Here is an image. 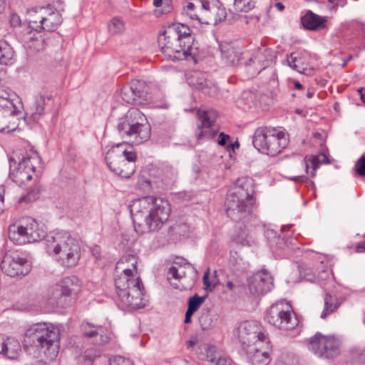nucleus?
<instances>
[{
	"label": "nucleus",
	"mask_w": 365,
	"mask_h": 365,
	"mask_svg": "<svg viewBox=\"0 0 365 365\" xmlns=\"http://www.w3.org/2000/svg\"><path fill=\"white\" fill-rule=\"evenodd\" d=\"M290 180H292V181H294V182H306L307 180V177L304 175H298V176L293 177V178H290Z\"/></svg>",
	"instance_id": "obj_56"
},
{
	"label": "nucleus",
	"mask_w": 365,
	"mask_h": 365,
	"mask_svg": "<svg viewBox=\"0 0 365 365\" xmlns=\"http://www.w3.org/2000/svg\"><path fill=\"white\" fill-rule=\"evenodd\" d=\"M237 243L242 245L252 246L255 244V238L250 232H243L238 235L236 239Z\"/></svg>",
	"instance_id": "obj_43"
},
{
	"label": "nucleus",
	"mask_w": 365,
	"mask_h": 365,
	"mask_svg": "<svg viewBox=\"0 0 365 365\" xmlns=\"http://www.w3.org/2000/svg\"><path fill=\"white\" fill-rule=\"evenodd\" d=\"M302 24L304 28L309 30H317L323 29L326 26L327 20L324 17L308 11L301 19Z\"/></svg>",
	"instance_id": "obj_30"
},
{
	"label": "nucleus",
	"mask_w": 365,
	"mask_h": 365,
	"mask_svg": "<svg viewBox=\"0 0 365 365\" xmlns=\"http://www.w3.org/2000/svg\"><path fill=\"white\" fill-rule=\"evenodd\" d=\"M46 250L61 266L75 267L81 257V247L70 232L61 230L46 239Z\"/></svg>",
	"instance_id": "obj_5"
},
{
	"label": "nucleus",
	"mask_w": 365,
	"mask_h": 365,
	"mask_svg": "<svg viewBox=\"0 0 365 365\" xmlns=\"http://www.w3.org/2000/svg\"><path fill=\"white\" fill-rule=\"evenodd\" d=\"M266 319L273 327L284 330L293 329L298 323L291 304L286 300L277 302L270 306L266 312Z\"/></svg>",
	"instance_id": "obj_12"
},
{
	"label": "nucleus",
	"mask_w": 365,
	"mask_h": 365,
	"mask_svg": "<svg viewBox=\"0 0 365 365\" xmlns=\"http://www.w3.org/2000/svg\"><path fill=\"white\" fill-rule=\"evenodd\" d=\"M253 180L240 178L228 190L225 202L227 215L234 220L245 218L252 211L255 202Z\"/></svg>",
	"instance_id": "obj_4"
},
{
	"label": "nucleus",
	"mask_w": 365,
	"mask_h": 365,
	"mask_svg": "<svg viewBox=\"0 0 365 365\" xmlns=\"http://www.w3.org/2000/svg\"><path fill=\"white\" fill-rule=\"evenodd\" d=\"M330 4H334V7H336L338 6H343L346 4V0H334V2H329Z\"/></svg>",
	"instance_id": "obj_58"
},
{
	"label": "nucleus",
	"mask_w": 365,
	"mask_h": 365,
	"mask_svg": "<svg viewBox=\"0 0 365 365\" xmlns=\"http://www.w3.org/2000/svg\"><path fill=\"white\" fill-rule=\"evenodd\" d=\"M39 190H32L29 191L26 195L21 197L19 200V202H26L29 203L36 200L38 197Z\"/></svg>",
	"instance_id": "obj_46"
},
{
	"label": "nucleus",
	"mask_w": 365,
	"mask_h": 365,
	"mask_svg": "<svg viewBox=\"0 0 365 365\" xmlns=\"http://www.w3.org/2000/svg\"><path fill=\"white\" fill-rule=\"evenodd\" d=\"M356 171L359 175L365 177V155H363L356 163Z\"/></svg>",
	"instance_id": "obj_48"
},
{
	"label": "nucleus",
	"mask_w": 365,
	"mask_h": 365,
	"mask_svg": "<svg viewBox=\"0 0 365 365\" xmlns=\"http://www.w3.org/2000/svg\"><path fill=\"white\" fill-rule=\"evenodd\" d=\"M230 264L232 267L233 269L239 272H243L247 268V263L237 254H235V255H231Z\"/></svg>",
	"instance_id": "obj_40"
},
{
	"label": "nucleus",
	"mask_w": 365,
	"mask_h": 365,
	"mask_svg": "<svg viewBox=\"0 0 365 365\" xmlns=\"http://www.w3.org/2000/svg\"><path fill=\"white\" fill-rule=\"evenodd\" d=\"M340 305L341 303L336 296L326 292L324 296V307L320 317L324 319H326L328 315L334 312Z\"/></svg>",
	"instance_id": "obj_35"
},
{
	"label": "nucleus",
	"mask_w": 365,
	"mask_h": 365,
	"mask_svg": "<svg viewBox=\"0 0 365 365\" xmlns=\"http://www.w3.org/2000/svg\"><path fill=\"white\" fill-rule=\"evenodd\" d=\"M4 349L5 351H4L3 355L11 359H16L21 351L20 343L12 337H7V342Z\"/></svg>",
	"instance_id": "obj_37"
},
{
	"label": "nucleus",
	"mask_w": 365,
	"mask_h": 365,
	"mask_svg": "<svg viewBox=\"0 0 365 365\" xmlns=\"http://www.w3.org/2000/svg\"><path fill=\"white\" fill-rule=\"evenodd\" d=\"M275 58L274 52L271 48L264 46L259 47L254 51L251 56L247 57V66L252 67V76H254L272 65Z\"/></svg>",
	"instance_id": "obj_20"
},
{
	"label": "nucleus",
	"mask_w": 365,
	"mask_h": 365,
	"mask_svg": "<svg viewBox=\"0 0 365 365\" xmlns=\"http://www.w3.org/2000/svg\"><path fill=\"white\" fill-rule=\"evenodd\" d=\"M301 275H303L305 280L309 282H316V276L314 274H312L310 272H300Z\"/></svg>",
	"instance_id": "obj_53"
},
{
	"label": "nucleus",
	"mask_w": 365,
	"mask_h": 365,
	"mask_svg": "<svg viewBox=\"0 0 365 365\" xmlns=\"http://www.w3.org/2000/svg\"><path fill=\"white\" fill-rule=\"evenodd\" d=\"M359 91L361 93V98L362 101L365 103V89L361 88Z\"/></svg>",
	"instance_id": "obj_64"
},
{
	"label": "nucleus",
	"mask_w": 365,
	"mask_h": 365,
	"mask_svg": "<svg viewBox=\"0 0 365 365\" xmlns=\"http://www.w3.org/2000/svg\"><path fill=\"white\" fill-rule=\"evenodd\" d=\"M81 329L83 336L91 339L92 343L96 345H104L110 340L108 330L103 326H96L88 322H83Z\"/></svg>",
	"instance_id": "obj_26"
},
{
	"label": "nucleus",
	"mask_w": 365,
	"mask_h": 365,
	"mask_svg": "<svg viewBox=\"0 0 365 365\" xmlns=\"http://www.w3.org/2000/svg\"><path fill=\"white\" fill-rule=\"evenodd\" d=\"M4 273L11 277L24 276L31 271V265L26 257L17 252H7L0 264Z\"/></svg>",
	"instance_id": "obj_17"
},
{
	"label": "nucleus",
	"mask_w": 365,
	"mask_h": 365,
	"mask_svg": "<svg viewBox=\"0 0 365 365\" xmlns=\"http://www.w3.org/2000/svg\"><path fill=\"white\" fill-rule=\"evenodd\" d=\"M20 38L23 42L28 43L30 48L36 51H40L44 48L45 42L43 38L35 36L32 29L29 27H26L22 31Z\"/></svg>",
	"instance_id": "obj_31"
},
{
	"label": "nucleus",
	"mask_w": 365,
	"mask_h": 365,
	"mask_svg": "<svg viewBox=\"0 0 365 365\" xmlns=\"http://www.w3.org/2000/svg\"><path fill=\"white\" fill-rule=\"evenodd\" d=\"M272 6L275 7L279 11H282L284 9V6L281 2L274 3Z\"/></svg>",
	"instance_id": "obj_60"
},
{
	"label": "nucleus",
	"mask_w": 365,
	"mask_h": 365,
	"mask_svg": "<svg viewBox=\"0 0 365 365\" xmlns=\"http://www.w3.org/2000/svg\"><path fill=\"white\" fill-rule=\"evenodd\" d=\"M25 341L56 356L58 349L59 332L45 323L32 325L26 332Z\"/></svg>",
	"instance_id": "obj_10"
},
{
	"label": "nucleus",
	"mask_w": 365,
	"mask_h": 365,
	"mask_svg": "<svg viewBox=\"0 0 365 365\" xmlns=\"http://www.w3.org/2000/svg\"><path fill=\"white\" fill-rule=\"evenodd\" d=\"M80 289L79 280L76 277H67L49 287L46 297L51 305L62 306V298L76 294Z\"/></svg>",
	"instance_id": "obj_15"
},
{
	"label": "nucleus",
	"mask_w": 365,
	"mask_h": 365,
	"mask_svg": "<svg viewBox=\"0 0 365 365\" xmlns=\"http://www.w3.org/2000/svg\"><path fill=\"white\" fill-rule=\"evenodd\" d=\"M45 100L46 98L43 96H36L32 106L26 113V118H30L34 121L38 120L43 114Z\"/></svg>",
	"instance_id": "obj_34"
},
{
	"label": "nucleus",
	"mask_w": 365,
	"mask_h": 365,
	"mask_svg": "<svg viewBox=\"0 0 365 365\" xmlns=\"http://www.w3.org/2000/svg\"><path fill=\"white\" fill-rule=\"evenodd\" d=\"M329 163L328 157L324 153H320L316 155L306 156L302 161V166L304 168V171L307 174L309 173V168H312L310 177L314 178L316 175L315 172L319 166L322 164H327Z\"/></svg>",
	"instance_id": "obj_29"
},
{
	"label": "nucleus",
	"mask_w": 365,
	"mask_h": 365,
	"mask_svg": "<svg viewBox=\"0 0 365 365\" xmlns=\"http://www.w3.org/2000/svg\"><path fill=\"white\" fill-rule=\"evenodd\" d=\"M356 252H365V242L356 245Z\"/></svg>",
	"instance_id": "obj_57"
},
{
	"label": "nucleus",
	"mask_w": 365,
	"mask_h": 365,
	"mask_svg": "<svg viewBox=\"0 0 365 365\" xmlns=\"http://www.w3.org/2000/svg\"><path fill=\"white\" fill-rule=\"evenodd\" d=\"M110 365H133L130 361L120 356H115L110 359Z\"/></svg>",
	"instance_id": "obj_50"
},
{
	"label": "nucleus",
	"mask_w": 365,
	"mask_h": 365,
	"mask_svg": "<svg viewBox=\"0 0 365 365\" xmlns=\"http://www.w3.org/2000/svg\"><path fill=\"white\" fill-rule=\"evenodd\" d=\"M136 232L160 230L168 220L171 208L168 200L154 196L135 199L129 206Z\"/></svg>",
	"instance_id": "obj_2"
},
{
	"label": "nucleus",
	"mask_w": 365,
	"mask_h": 365,
	"mask_svg": "<svg viewBox=\"0 0 365 365\" xmlns=\"http://www.w3.org/2000/svg\"><path fill=\"white\" fill-rule=\"evenodd\" d=\"M230 138V137L229 135L220 133L217 139V143L219 145L225 146Z\"/></svg>",
	"instance_id": "obj_52"
},
{
	"label": "nucleus",
	"mask_w": 365,
	"mask_h": 365,
	"mask_svg": "<svg viewBox=\"0 0 365 365\" xmlns=\"http://www.w3.org/2000/svg\"><path fill=\"white\" fill-rule=\"evenodd\" d=\"M255 5V0H235L234 1L235 9L241 12H247L252 10Z\"/></svg>",
	"instance_id": "obj_41"
},
{
	"label": "nucleus",
	"mask_w": 365,
	"mask_h": 365,
	"mask_svg": "<svg viewBox=\"0 0 365 365\" xmlns=\"http://www.w3.org/2000/svg\"><path fill=\"white\" fill-rule=\"evenodd\" d=\"M108 30L113 34H120L124 31V24L118 18H113L108 24Z\"/></svg>",
	"instance_id": "obj_44"
},
{
	"label": "nucleus",
	"mask_w": 365,
	"mask_h": 365,
	"mask_svg": "<svg viewBox=\"0 0 365 365\" xmlns=\"http://www.w3.org/2000/svg\"><path fill=\"white\" fill-rule=\"evenodd\" d=\"M222 286L235 294L241 293L245 289L243 280L237 275L229 277Z\"/></svg>",
	"instance_id": "obj_38"
},
{
	"label": "nucleus",
	"mask_w": 365,
	"mask_h": 365,
	"mask_svg": "<svg viewBox=\"0 0 365 365\" xmlns=\"http://www.w3.org/2000/svg\"><path fill=\"white\" fill-rule=\"evenodd\" d=\"M145 115L138 109L132 108L118 120V130L123 137H133L136 143L149 139L150 128L145 123Z\"/></svg>",
	"instance_id": "obj_8"
},
{
	"label": "nucleus",
	"mask_w": 365,
	"mask_h": 365,
	"mask_svg": "<svg viewBox=\"0 0 365 365\" xmlns=\"http://www.w3.org/2000/svg\"><path fill=\"white\" fill-rule=\"evenodd\" d=\"M199 340L197 336H191L190 339L187 341L186 345L187 349L193 347L198 343Z\"/></svg>",
	"instance_id": "obj_54"
},
{
	"label": "nucleus",
	"mask_w": 365,
	"mask_h": 365,
	"mask_svg": "<svg viewBox=\"0 0 365 365\" xmlns=\"http://www.w3.org/2000/svg\"><path fill=\"white\" fill-rule=\"evenodd\" d=\"M7 342V338H4L0 335V354H3L5 351L6 344Z\"/></svg>",
	"instance_id": "obj_55"
},
{
	"label": "nucleus",
	"mask_w": 365,
	"mask_h": 365,
	"mask_svg": "<svg viewBox=\"0 0 365 365\" xmlns=\"http://www.w3.org/2000/svg\"><path fill=\"white\" fill-rule=\"evenodd\" d=\"M195 7L196 6L193 3L189 2L184 7L183 11L191 19L200 21L198 15L194 12Z\"/></svg>",
	"instance_id": "obj_47"
},
{
	"label": "nucleus",
	"mask_w": 365,
	"mask_h": 365,
	"mask_svg": "<svg viewBox=\"0 0 365 365\" xmlns=\"http://www.w3.org/2000/svg\"><path fill=\"white\" fill-rule=\"evenodd\" d=\"M308 349L316 356L324 359H334L341 353V342L333 335L317 332L309 339Z\"/></svg>",
	"instance_id": "obj_11"
},
{
	"label": "nucleus",
	"mask_w": 365,
	"mask_h": 365,
	"mask_svg": "<svg viewBox=\"0 0 365 365\" xmlns=\"http://www.w3.org/2000/svg\"><path fill=\"white\" fill-rule=\"evenodd\" d=\"M201 7L207 24L217 25L226 18V10L218 0H205L201 3Z\"/></svg>",
	"instance_id": "obj_23"
},
{
	"label": "nucleus",
	"mask_w": 365,
	"mask_h": 365,
	"mask_svg": "<svg viewBox=\"0 0 365 365\" xmlns=\"http://www.w3.org/2000/svg\"><path fill=\"white\" fill-rule=\"evenodd\" d=\"M177 171L171 166H164L160 170H156V175H154L148 182L155 184L158 188L165 189L176 178Z\"/></svg>",
	"instance_id": "obj_28"
},
{
	"label": "nucleus",
	"mask_w": 365,
	"mask_h": 365,
	"mask_svg": "<svg viewBox=\"0 0 365 365\" xmlns=\"http://www.w3.org/2000/svg\"><path fill=\"white\" fill-rule=\"evenodd\" d=\"M40 163V158L38 153L30 150L19 163L18 166L16 162L10 158V178L18 185L21 186L32 178V175L35 172L36 165Z\"/></svg>",
	"instance_id": "obj_13"
},
{
	"label": "nucleus",
	"mask_w": 365,
	"mask_h": 365,
	"mask_svg": "<svg viewBox=\"0 0 365 365\" xmlns=\"http://www.w3.org/2000/svg\"><path fill=\"white\" fill-rule=\"evenodd\" d=\"M39 14H46L48 17V20H50L54 27L56 29L58 25H59L62 19L58 11H53L49 7H40L39 8Z\"/></svg>",
	"instance_id": "obj_39"
},
{
	"label": "nucleus",
	"mask_w": 365,
	"mask_h": 365,
	"mask_svg": "<svg viewBox=\"0 0 365 365\" xmlns=\"http://www.w3.org/2000/svg\"><path fill=\"white\" fill-rule=\"evenodd\" d=\"M187 269H194V267L189 262H185L183 265L174 262L168 269L167 278L175 289L180 290L186 289V287L181 283V280L185 277Z\"/></svg>",
	"instance_id": "obj_27"
},
{
	"label": "nucleus",
	"mask_w": 365,
	"mask_h": 365,
	"mask_svg": "<svg viewBox=\"0 0 365 365\" xmlns=\"http://www.w3.org/2000/svg\"><path fill=\"white\" fill-rule=\"evenodd\" d=\"M92 255L96 258L98 259L101 257L100 250L98 247L93 248Z\"/></svg>",
	"instance_id": "obj_59"
},
{
	"label": "nucleus",
	"mask_w": 365,
	"mask_h": 365,
	"mask_svg": "<svg viewBox=\"0 0 365 365\" xmlns=\"http://www.w3.org/2000/svg\"><path fill=\"white\" fill-rule=\"evenodd\" d=\"M232 360L229 356H220L217 358L215 365H231Z\"/></svg>",
	"instance_id": "obj_51"
},
{
	"label": "nucleus",
	"mask_w": 365,
	"mask_h": 365,
	"mask_svg": "<svg viewBox=\"0 0 365 365\" xmlns=\"http://www.w3.org/2000/svg\"><path fill=\"white\" fill-rule=\"evenodd\" d=\"M202 280H203V284L205 285V290L207 291H212L213 289H215L217 285V282H210V279H209V270H207L206 272H205L204 275H203V277H202Z\"/></svg>",
	"instance_id": "obj_49"
},
{
	"label": "nucleus",
	"mask_w": 365,
	"mask_h": 365,
	"mask_svg": "<svg viewBox=\"0 0 365 365\" xmlns=\"http://www.w3.org/2000/svg\"><path fill=\"white\" fill-rule=\"evenodd\" d=\"M136 153L125 143H118L110 148L106 155L110 170L116 175L130 178L135 171Z\"/></svg>",
	"instance_id": "obj_6"
},
{
	"label": "nucleus",
	"mask_w": 365,
	"mask_h": 365,
	"mask_svg": "<svg viewBox=\"0 0 365 365\" xmlns=\"http://www.w3.org/2000/svg\"><path fill=\"white\" fill-rule=\"evenodd\" d=\"M248 288L254 296L264 295L273 287V278L267 271H259L247 279Z\"/></svg>",
	"instance_id": "obj_22"
},
{
	"label": "nucleus",
	"mask_w": 365,
	"mask_h": 365,
	"mask_svg": "<svg viewBox=\"0 0 365 365\" xmlns=\"http://www.w3.org/2000/svg\"><path fill=\"white\" fill-rule=\"evenodd\" d=\"M14 93L9 88H0V132L10 133L16 129V123H11L15 118V106L12 96Z\"/></svg>",
	"instance_id": "obj_16"
},
{
	"label": "nucleus",
	"mask_w": 365,
	"mask_h": 365,
	"mask_svg": "<svg viewBox=\"0 0 365 365\" xmlns=\"http://www.w3.org/2000/svg\"><path fill=\"white\" fill-rule=\"evenodd\" d=\"M188 84L202 91L205 95L213 96L217 93V87L208 79V74L202 71H193L187 77Z\"/></svg>",
	"instance_id": "obj_25"
},
{
	"label": "nucleus",
	"mask_w": 365,
	"mask_h": 365,
	"mask_svg": "<svg viewBox=\"0 0 365 365\" xmlns=\"http://www.w3.org/2000/svg\"><path fill=\"white\" fill-rule=\"evenodd\" d=\"M194 313L190 312L189 311H186L185 317V323H190L191 322V317Z\"/></svg>",
	"instance_id": "obj_61"
},
{
	"label": "nucleus",
	"mask_w": 365,
	"mask_h": 365,
	"mask_svg": "<svg viewBox=\"0 0 365 365\" xmlns=\"http://www.w3.org/2000/svg\"><path fill=\"white\" fill-rule=\"evenodd\" d=\"M331 281V274L328 270L323 269L319 273L317 277H316V282L324 290H327V284Z\"/></svg>",
	"instance_id": "obj_45"
},
{
	"label": "nucleus",
	"mask_w": 365,
	"mask_h": 365,
	"mask_svg": "<svg viewBox=\"0 0 365 365\" xmlns=\"http://www.w3.org/2000/svg\"><path fill=\"white\" fill-rule=\"evenodd\" d=\"M222 59L224 63L230 66H240L247 65V56H245L242 49L240 47L228 43H221L220 45Z\"/></svg>",
	"instance_id": "obj_24"
},
{
	"label": "nucleus",
	"mask_w": 365,
	"mask_h": 365,
	"mask_svg": "<svg viewBox=\"0 0 365 365\" xmlns=\"http://www.w3.org/2000/svg\"><path fill=\"white\" fill-rule=\"evenodd\" d=\"M252 144L259 152L274 157L287 146L288 138L286 133L278 128L262 126L256 129Z\"/></svg>",
	"instance_id": "obj_7"
},
{
	"label": "nucleus",
	"mask_w": 365,
	"mask_h": 365,
	"mask_svg": "<svg viewBox=\"0 0 365 365\" xmlns=\"http://www.w3.org/2000/svg\"><path fill=\"white\" fill-rule=\"evenodd\" d=\"M205 297H199L197 294L190 297L188 300L187 311L195 313L204 302Z\"/></svg>",
	"instance_id": "obj_42"
},
{
	"label": "nucleus",
	"mask_w": 365,
	"mask_h": 365,
	"mask_svg": "<svg viewBox=\"0 0 365 365\" xmlns=\"http://www.w3.org/2000/svg\"><path fill=\"white\" fill-rule=\"evenodd\" d=\"M120 96L123 101L130 104H143L148 99L147 86L143 81L132 80L123 86Z\"/></svg>",
	"instance_id": "obj_18"
},
{
	"label": "nucleus",
	"mask_w": 365,
	"mask_h": 365,
	"mask_svg": "<svg viewBox=\"0 0 365 365\" xmlns=\"http://www.w3.org/2000/svg\"><path fill=\"white\" fill-rule=\"evenodd\" d=\"M11 23L13 24H20V19L19 17L17 15H14L12 16Z\"/></svg>",
	"instance_id": "obj_63"
},
{
	"label": "nucleus",
	"mask_w": 365,
	"mask_h": 365,
	"mask_svg": "<svg viewBox=\"0 0 365 365\" xmlns=\"http://www.w3.org/2000/svg\"><path fill=\"white\" fill-rule=\"evenodd\" d=\"M194 38L190 28L174 23L165 28L158 39L162 53L169 60H195L197 51L192 46Z\"/></svg>",
	"instance_id": "obj_3"
},
{
	"label": "nucleus",
	"mask_w": 365,
	"mask_h": 365,
	"mask_svg": "<svg viewBox=\"0 0 365 365\" xmlns=\"http://www.w3.org/2000/svg\"><path fill=\"white\" fill-rule=\"evenodd\" d=\"M235 335L240 344L241 351L269 339L260 323L257 321L242 322L237 327Z\"/></svg>",
	"instance_id": "obj_14"
},
{
	"label": "nucleus",
	"mask_w": 365,
	"mask_h": 365,
	"mask_svg": "<svg viewBox=\"0 0 365 365\" xmlns=\"http://www.w3.org/2000/svg\"><path fill=\"white\" fill-rule=\"evenodd\" d=\"M16 61L15 52L11 45L6 41H0V64L13 65Z\"/></svg>",
	"instance_id": "obj_32"
},
{
	"label": "nucleus",
	"mask_w": 365,
	"mask_h": 365,
	"mask_svg": "<svg viewBox=\"0 0 365 365\" xmlns=\"http://www.w3.org/2000/svg\"><path fill=\"white\" fill-rule=\"evenodd\" d=\"M198 123L196 137L199 140L209 139L217 133L215 120L217 116L215 110H198Z\"/></svg>",
	"instance_id": "obj_21"
},
{
	"label": "nucleus",
	"mask_w": 365,
	"mask_h": 365,
	"mask_svg": "<svg viewBox=\"0 0 365 365\" xmlns=\"http://www.w3.org/2000/svg\"><path fill=\"white\" fill-rule=\"evenodd\" d=\"M29 24V28L39 31L41 30L51 31L56 29L46 14H39L38 19L31 20Z\"/></svg>",
	"instance_id": "obj_36"
},
{
	"label": "nucleus",
	"mask_w": 365,
	"mask_h": 365,
	"mask_svg": "<svg viewBox=\"0 0 365 365\" xmlns=\"http://www.w3.org/2000/svg\"><path fill=\"white\" fill-rule=\"evenodd\" d=\"M271 351L272 346L268 339L262 340V342L259 341L256 345H252L241 353L252 365H267L271 361Z\"/></svg>",
	"instance_id": "obj_19"
},
{
	"label": "nucleus",
	"mask_w": 365,
	"mask_h": 365,
	"mask_svg": "<svg viewBox=\"0 0 365 365\" xmlns=\"http://www.w3.org/2000/svg\"><path fill=\"white\" fill-rule=\"evenodd\" d=\"M137 257L134 255L122 257L116 263L114 282L117 304L122 309H142L146 302L143 297L144 287L137 271Z\"/></svg>",
	"instance_id": "obj_1"
},
{
	"label": "nucleus",
	"mask_w": 365,
	"mask_h": 365,
	"mask_svg": "<svg viewBox=\"0 0 365 365\" xmlns=\"http://www.w3.org/2000/svg\"><path fill=\"white\" fill-rule=\"evenodd\" d=\"M238 147H239V143L237 141H236L235 143H231L230 144H229L227 145V148L230 151V150H234L235 148H238Z\"/></svg>",
	"instance_id": "obj_62"
},
{
	"label": "nucleus",
	"mask_w": 365,
	"mask_h": 365,
	"mask_svg": "<svg viewBox=\"0 0 365 365\" xmlns=\"http://www.w3.org/2000/svg\"><path fill=\"white\" fill-rule=\"evenodd\" d=\"M9 237L16 245H25L38 242L46 236L43 227H39L36 220L31 217L21 219L19 223L12 224L9 227Z\"/></svg>",
	"instance_id": "obj_9"
},
{
	"label": "nucleus",
	"mask_w": 365,
	"mask_h": 365,
	"mask_svg": "<svg viewBox=\"0 0 365 365\" xmlns=\"http://www.w3.org/2000/svg\"><path fill=\"white\" fill-rule=\"evenodd\" d=\"M306 53H292L287 56V65L299 73H304L307 70L304 66L307 63L305 61Z\"/></svg>",
	"instance_id": "obj_33"
}]
</instances>
